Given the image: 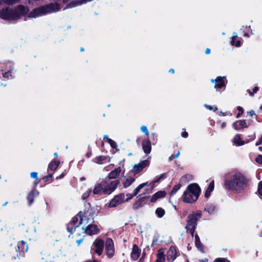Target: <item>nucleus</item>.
Listing matches in <instances>:
<instances>
[{
  "label": "nucleus",
  "instance_id": "39448f33",
  "mask_svg": "<svg viewBox=\"0 0 262 262\" xmlns=\"http://www.w3.org/2000/svg\"><path fill=\"white\" fill-rule=\"evenodd\" d=\"M201 213H193L190 214L188 216V220L187 225L186 226V229L187 232L190 233L192 236L195 231V229L197 225V221L201 217Z\"/></svg>",
  "mask_w": 262,
  "mask_h": 262
},
{
  "label": "nucleus",
  "instance_id": "603ef678",
  "mask_svg": "<svg viewBox=\"0 0 262 262\" xmlns=\"http://www.w3.org/2000/svg\"><path fill=\"white\" fill-rule=\"evenodd\" d=\"M79 217L80 219V222H79V225L76 226V227H79L82 223V221H83L82 217L81 216V215H79Z\"/></svg>",
  "mask_w": 262,
  "mask_h": 262
},
{
  "label": "nucleus",
  "instance_id": "680f3d73",
  "mask_svg": "<svg viewBox=\"0 0 262 262\" xmlns=\"http://www.w3.org/2000/svg\"><path fill=\"white\" fill-rule=\"evenodd\" d=\"M241 42L239 41H237L236 43V46L238 47L240 46Z\"/></svg>",
  "mask_w": 262,
  "mask_h": 262
},
{
  "label": "nucleus",
  "instance_id": "b1692460",
  "mask_svg": "<svg viewBox=\"0 0 262 262\" xmlns=\"http://www.w3.org/2000/svg\"><path fill=\"white\" fill-rule=\"evenodd\" d=\"M60 164L59 161H52L49 165V168L52 170H56Z\"/></svg>",
  "mask_w": 262,
  "mask_h": 262
},
{
  "label": "nucleus",
  "instance_id": "4468645a",
  "mask_svg": "<svg viewBox=\"0 0 262 262\" xmlns=\"http://www.w3.org/2000/svg\"><path fill=\"white\" fill-rule=\"evenodd\" d=\"M105 181L102 182L100 184H97V185H96L95 187L93 190V193L95 194H100L102 192V191L103 192L104 187H105Z\"/></svg>",
  "mask_w": 262,
  "mask_h": 262
},
{
  "label": "nucleus",
  "instance_id": "72a5a7b5",
  "mask_svg": "<svg viewBox=\"0 0 262 262\" xmlns=\"http://www.w3.org/2000/svg\"><path fill=\"white\" fill-rule=\"evenodd\" d=\"M215 209V207L214 206H210L208 207L207 209H205L206 210H207L209 214L212 213Z\"/></svg>",
  "mask_w": 262,
  "mask_h": 262
},
{
  "label": "nucleus",
  "instance_id": "c756f323",
  "mask_svg": "<svg viewBox=\"0 0 262 262\" xmlns=\"http://www.w3.org/2000/svg\"><path fill=\"white\" fill-rule=\"evenodd\" d=\"M158 198L164 197L166 195V192L164 191H159L155 193Z\"/></svg>",
  "mask_w": 262,
  "mask_h": 262
},
{
  "label": "nucleus",
  "instance_id": "4d7b16f0",
  "mask_svg": "<svg viewBox=\"0 0 262 262\" xmlns=\"http://www.w3.org/2000/svg\"><path fill=\"white\" fill-rule=\"evenodd\" d=\"M248 113H249L251 117H252L253 115H255V113L253 111H251L248 112Z\"/></svg>",
  "mask_w": 262,
  "mask_h": 262
},
{
  "label": "nucleus",
  "instance_id": "4c0bfd02",
  "mask_svg": "<svg viewBox=\"0 0 262 262\" xmlns=\"http://www.w3.org/2000/svg\"><path fill=\"white\" fill-rule=\"evenodd\" d=\"M255 161L258 163L262 164V155H258L256 158Z\"/></svg>",
  "mask_w": 262,
  "mask_h": 262
},
{
  "label": "nucleus",
  "instance_id": "423d86ee",
  "mask_svg": "<svg viewBox=\"0 0 262 262\" xmlns=\"http://www.w3.org/2000/svg\"><path fill=\"white\" fill-rule=\"evenodd\" d=\"M120 181L116 180L111 182L109 184H107L105 182V186L104 187L103 193L105 194H110L114 191L117 188V186L119 184Z\"/></svg>",
  "mask_w": 262,
  "mask_h": 262
},
{
  "label": "nucleus",
  "instance_id": "aec40b11",
  "mask_svg": "<svg viewBox=\"0 0 262 262\" xmlns=\"http://www.w3.org/2000/svg\"><path fill=\"white\" fill-rule=\"evenodd\" d=\"M213 189H214V181H212V182H210L208 187H207V189L206 190V191L205 193V196L206 198H208L210 195V193L213 190Z\"/></svg>",
  "mask_w": 262,
  "mask_h": 262
},
{
  "label": "nucleus",
  "instance_id": "4be33fe9",
  "mask_svg": "<svg viewBox=\"0 0 262 262\" xmlns=\"http://www.w3.org/2000/svg\"><path fill=\"white\" fill-rule=\"evenodd\" d=\"M17 247L18 249L22 252L27 251L28 250V246L26 245V243L23 241H20L18 243Z\"/></svg>",
  "mask_w": 262,
  "mask_h": 262
},
{
  "label": "nucleus",
  "instance_id": "f3484780",
  "mask_svg": "<svg viewBox=\"0 0 262 262\" xmlns=\"http://www.w3.org/2000/svg\"><path fill=\"white\" fill-rule=\"evenodd\" d=\"M147 198L146 196L142 197L138 200L136 201L133 206V208L134 210L138 209L140 207H142V204Z\"/></svg>",
  "mask_w": 262,
  "mask_h": 262
},
{
  "label": "nucleus",
  "instance_id": "09e8293b",
  "mask_svg": "<svg viewBox=\"0 0 262 262\" xmlns=\"http://www.w3.org/2000/svg\"><path fill=\"white\" fill-rule=\"evenodd\" d=\"M126 196L128 197V198L125 201H128L129 200H130L135 195H134V193L133 194H130V193H127L126 194Z\"/></svg>",
  "mask_w": 262,
  "mask_h": 262
},
{
  "label": "nucleus",
  "instance_id": "6ab92c4d",
  "mask_svg": "<svg viewBox=\"0 0 262 262\" xmlns=\"http://www.w3.org/2000/svg\"><path fill=\"white\" fill-rule=\"evenodd\" d=\"M121 172L120 167L115 169L112 171L108 174V178L109 179H116L119 175Z\"/></svg>",
  "mask_w": 262,
  "mask_h": 262
},
{
  "label": "nucleus",
  "instance_id": "774afa93",
  "mask_svg": "<svg viewBox=\"0 0 262 262\" xmlns=\"http://www.w3.org/2000/svg\"><path fill=\"white\" fill-rule=\"evenodd\" d=\"M62 1L63 3H67L69 1V0H62Z\"/></svg>",
  "mask_w": 262,
  "mask_h": 262
},
{
  "label": "nucleus",
  "instance_id": "a19ab883",
  "mask_svg": "<svg viewBox=\"0 0 262 262\" xmlns=\"http://www.w3.org/2000/svg\"><path fill=\"white\" fill-rule=\"evenodd\" d=\"M258 192L260 195H262V182H260L258 188Z\"/></svg>",
  "mask_w": 262,
  "mask_h": 262
},
{
  "label": "nucleus",
  "instance_id": "e2e57ef3",
  "mask_svg": "<svg viewBox=\"0 0 262 262\" xmlns=\"http://www.w3.org/2000/svg\"><path fill=\"white\" fill-rule=\"evenodd\" d=\"M91 155V152H88L87 154H86V156L88 157H90Z\"/></svg>",
  "mask_w": 262,
  "mask_h": 262
},
{
  "label": "nucleus",
  "instance_id": "052dcab7",
  "mask_svg": "<svg viewBox=\"0 0 262 262\" xmlns=\"http://www.w3.org/2000/svg\"><path fill=\"white\" fill-rule=\"evenodd\" d=\"M205 106L208 108L210 110H211L212 109V107L211 105L205 104Z\"/></svg>",
  "mask_w": 262,
  "mask_h": 262
},
{
  "label": "nucleus",
  "instance_id": "9b49d317",
  "mask_svg": "<svg viewBox=\"0 0 262 262\" xmlns=\"http://www.w3.org/2000/svg\"><path fill=\"white\" fill-rule=\"evenodd\" d=\"M82 230L89 235H93L98 233V229L95 225H89L86 227H82Z\"/></svg>",
  "mask_w": 262,
  "mask_h": 262
},
{
  "label": "nucleus",
  "instance_id": "864d4df0",
  "mask_svg": "<svg viewBox=\"0 0 262 262\" xmlns=\"http://www.w3.org/2000/svg\"><path fill=\"white\" fill-rule=\"evenodd\" d=\"M83 238H81L76 241V243L77 244L78 246H79L81 244V243L83 242Z\"/></svg>",
  "mask_w": 262,
  "mask_h": 262
},
{
  "label": "nucleus",
  "instance_id": "ddd939ff",
  "mask_svg": "<svg viewBox=\"0 0 262 262\" xmlns=\"http://www.w3.org/2000/svg\"><path fill=\"white\" fill-rule=\"evenodd\" d=\"M39 192L36 189H33L31 191H30L28 196L27 200L28 201V203L30 205H31L33 201L34 198L38 194Z\"/></svg>",
  "mask_w": 262,
  "mask_h": 262
},
{
  "label": "nucleus",
  "instance_id": "0e129e2a",
  "mask_svg": "<svg viewBox=\"0 0 262 262\" xmlns=\"http://www.w3.org/2000/svg\"><path fill=\"white\" fill-rule=\"evenodd\" d=\"M226 125V123L225 122H223L222 124V125H221V127L222 128H224Z\"/></svg>",
  "mask_w": 262,
  "mask_h": 262
},
{
  "label": "nucleus",
  "instance_id": "5701e85b",
  "mask_svg": "<svg viewBox=\"0 0 262 262\" xmlns=\"http://www.w3.org/2000/svg\"><path fill=\"white\" fill-rule=\"evenodd\" d=\"M195 244L196 247L201 251L203 250V246L201 244L199 237L198 234L195 235Z\"/></svg>",
  "mask_w": 262,
  "mask_h": 262
},
{
  "label": "nucleus",
  "instance_id": "412c9836",
  "mask_svg": "<svg viewBox=\"0 0 262 262\" xmlns=\"http://www.w3.org/2000/svg\"><path fill=\"white\" fill-rule=\"evenodd\" d=\"M84 3L83 2V0H79V1H74L68 4L66 7L64 9L66 8H72L74 7H75L77 5H81Z\"/></svg>",
  "mask_w": 262,
  "mask_h": 262
},
{
  "label": "nucleus",
  "instance_id": "2f4dec72",
  "mask_svg": "<svg viewBox=\"0 0 262 262\" xmlns=\"http://www.w3.org/2000/svg\"><path fill=\"white\" fill-rule=\"evenodd\" d=\"M225 85L224 81H220L214 85V88L216 89H221Z\"/></svg>",
  "mask_w": 262,
  "mask_h": 262
},
{
  "label": "nucleus",
  "instance_id": "3c124183",
  "mask_svg": "<svg viewBox=\"0 0 262 262\" xmlns=\"http://www.w3.org/2000/svg\"><path fill=\"white\" fill-rule=\"evenodd\" d=\"M77 227H72L71 228V229H69V228H68V230L69 232H70L71 234L73 233V232L75 230L76 228Z\"/></svg>",
  "mask_w": 262,
  "mask_h": 262
},
{
  "label": "nucleus",
  "instance_id": "c03bdc74",
  "mask_svg": "<svg viewBox=\"0 0 262 262\" xmlns=\"http://www.w3.org/2000/svg\"><path fill=\"white\" fill-rule=\"evenodd\" d=\"M258 90V86H255L254 89H253V93L251 92H249V94L250 96H253V93H255L257 92V91Z\"/></svg>",
  "mask_w": 262,
  "mask_h": 262
},
{
  "label": "nucleus",
  "instance_id": "ea45409f",
  "mask_svg": "<svg viewBox=\"0 0 262 262\" xmlns=\"http://www.w3.org/2000/svg\"><path fill=\"white\" fill-rule=\"evenodd\" d=\"M211 81H212V82H215H215H217V83H218V82H220V81H223V78H222V77H220V76L217 77L216 78V79H215V80H213V79H212Z\"/></svg>",
  "mask_w": 262,
  "mask_h": 262
},
{
  "label": "nucleus",
  "instance_id": "7ed1b4c3",
  "mask_svg": "<svg viewBox=\"0 0 262 262\" xmlns=\"http://www.w3.org/2000/svg\"><path fill=\"white\" fill-rule=\"evenodd\" d=\"M60 6L57 3H50L41 7L34 9L28 15L30 18L43 15L48 13L56 12L59 10Z\"/></svg>",
  "mask_w": 262,
  "mask_h": 262
},
{
  "label": "nucleus",
  "instance_id": "f257e3e1",
  "mask_svg": "<svg viewBox=\"0 0 262 262\" xmlns=\"http://www.w3.org/2000/svg\"><path fill=\"white\" fill-rule=\"evenodd\" d=\"M29 8L27 6L20 5L16 8H6L0 11V18L10 20H17L21 16H24L28 13Z\"/></svg>",
  "mask_w": 262,
  "mask_h": 262
},
{
  "label": "nucleus",
  "instance_id": "a18cd8bd",
  "mask_svg": "<svg viewBox=\"0 0 262 262\" xmlns=\"http://www.w3.org/2000/svg\"><path fill=\"white\" fill-rule=\"evenodd\" d=\"M158 199V198L157 196H156V194H154L152 196V197H151V199H150V201H151V202L154 203V202H155L157 200V199Z\"/></svg>",
  "mask_w": 262,
  "mask_h": 262
},
{
  "label": "nucleus",
  "instance_id": "37998d69",
  "mask_svg": "<svg viewBox=\"0 0 262 262\" xmlns=\"http://www.w3.org/2000/svg\"><path fill=\"white\" fill-rule=\"evenodd\" d=\"M31 177L33 179H37L38 178V174L36 172H32L31 173Z\"/></svg>",
  "mask_w": 262,
  "mask_h": 262
},
{
  "label": "nucleus",
  "instance_id": "338daca9",
  "mask_svg": "<svg viewBox=\"0 0 262 262\" xmlns=\"http://www.w3.org/2000/svg\"><path fill=\"white\" fill-rule=\"evenodd\" d=\"M53 177V174H49L48 176V178H52Z\"/></svg>",
  "mask_w": 262,
  "mask_h": 262
},
{
  "label": "nucleus",
  "instance_id": "bb28decb",
  "mask_svg": "<svg viewBox=\"0 0 262 262\" xmlns=\"http://www.w3.org/2000/svg\"><path fill=\"white\" fill-rule=\"evenodd\" d=\"M156 213L159 217H162L165 214V210L161 208H158L156 210Z\"/></svg>",
  "mask_w": 262,
  "mask_h": 262
},
{
  "label": "nucleus",
  "instance_id": "0eeeda50",
  "mask_svg": "<svg viewBox=\"0 0 262 262\" xmlns=\"http://www.w3.org/2000/svg\"><path fill=\"white\" fill-rule=\"evenodd\" d=\"M105 252L108 257H112L114 254V243L111 238H107L105 242Z\"/></svg>",
  "mask_w": 262,
  "mask_h": 262
},
{
  "label": "nucleus",
  "instance_id": "49530a36",
  "mask_svg": "<svg viewBox=\"0 0 262 262\" xmlns=\"http://www.w3.org/2000/svg\"><path fill=\"white\" fill-rule=\"evenodd\" d=\"M165 260V257H162V256L158 257L157 258L156 262H164Z\"/></svg>",
  "mask_w": 262,
  "mask_h": 262
},
{
  "label": "nucleus",
  "instance_id": "cd10ccee",
  "mask_svg": "<svg viewBox=\"0 0 262 262\" xmlns=\"http://www.w3.org/2000/svg\"><path fill=\"white\" fill-rule=\"evenodd\" d=\"M106 159L105 157L99 156L95 158L94 161L98 164H101L102 161L105 160Z\"/></svg>",
  "mask_w": 262,
  "mask_h": 262
},
{
  "label": "nucleus",
  "instance_id": "a878e982",
  "mask_svg": "<svg viewBox=\"0 0 262 262\" xmlns=\"http://www.w3.org/2000/svg\"><path fill=\"white\" fill-rule=\"evenodd\" d=\"M135 181V179L129 178L127 179L123 183V186L125 188H126L128 186H129Z\"/></svg>",
  "mask_w": 262,
  "mask_h": 262
},
{
  "label": "nucleus",
  "instance_id": "bf43d9fd",
  "mask_svg": "<svg viewBox=\"0 0 262 262\" xmlns=\"http://www.w3.org/2000/svg\"><path fill=\"white\" fill-rule=\"evenodd\" d=\"M161 180V179H160V178L159 177L158 178H157L156 180H155L154 181V183H159L160 182V181Z\"/></svg>",
  "mask_w": 262,
  "mask_h": 262
},
{
  "label": "nucleus",
  "instance_id": "2eb2a0df",
  "mask_svg": "<svg viewBox=\"0 0 262 262\" xmlns=\"http://www.w3.org/2000/svg\"><path fill=\"white\" fill-rule=\"evenodd\" d=\"M140 254V250L139 249L138 246L136 244L133 245L132 252L131 253L132 257L135 259H137Z\"/></svg>",
  "mask_w": 262,
  "mask_h": 262
},
{
  "label": "nucleus",
  "instance_id": "13d9d810",
  "mask_svg": "<svg viewBox=\"0 0 262 262\" xmlns=\"http://www.w3.org/2000/svg\"><path fill=\"white\" fill-rule=\"evenodd\" d=\"M210 53V50L209 49H208V48L206 49V51H205V53H206V54H209Z\"/></svg>",
  "mask_w": 262,
  "mask_h": 262
},
{
  "label": "nucleus",
  "instance_id": "c9c22d12",
  "mask_svg": "<svg viewBox=\"0 0 262 262\" xmlns=\"http://www.w3.org/2000/svg\"><path fill=\"white\" fill-rule=\"evenodd\" d=\"M237 109V110H238V114H237V115H236V117H237V118H238V117H240V116H241L242 114H243V113H244V110H243V108H242V107H241V106H238Z\"/></svg>",
  "mask_w": 262,
  "mask_h": 262
},
{
  "label": "nucleus",
  "instance_id": "f704fd0d",
  "mask_svg": "<svg viewBox=\"0 0 262 262\" xmlns=\"http://www.w3.org/2000/svg\"><path fill=\"white\" fill-rule=\"evenodd\" d=\"M141 131L145 133L147 136H148L149 135V132L148 130V129L146 126L143 125L141 127Z\"/></svg>",
  "mask_w": 262,
  "mask_h": 262
},
{
  "label": "nucleus",
  "instance_id": "7c9ffc66",
  "mask_svg": "<svg viewBox=\"0 0 262 262\" xmlns=\"http://www.w3.org/2000/svg\"><path fill=\"white\" fill-rule=\"evenodd\" d=\"M180 185H175L173 187L172 190L171 191L170 194L171 195L174 194L177 192V191L180 189Z\"/></svg>",
  "mask_w": 262,
  "mask_h": 262
},
{
  "label": "nucleus",
  "instance_id": "dca6fc26",
  "mask_svg": "<svg viewBox=\"0 0 262 262\" xmlns=\"http://www.w3.org/2000/svg\"><path fill=\"white\" fill-rule=\"evenodd\" d=\"M245 120H238L234 123V127L235 129H240L243 127H247Z\"/></svg>",
  "mask_w": 262,
  "mask_h": 262
},
{
  "label": "nucleus",
  "instance_id": "1a4fd4ad",
  "mask_svg": "<svg viewBox=\"0 0 262 262\" xmlns=\"http://www.w3.org/2000/svg\"><path fill=\"white\" fill-rule=\"evenodd\" d=\"M124 195L123 193H120L115 196L109 204L110 207H115L121 203L123 202Z\"/></svg>",
  "mask_w": 262,
  "mask_h": 262
},
{
  "label": "nucleus",
  "instance_id": "9d476101",
  "mask_svg": "<svg viewBox=\"0 0 262 262\" xmlns=\"http://www.w3.org/2000/svg\"><path fill=\"white\" fill-rule=\"evenodd\" d=\"M94 249L96 253L99 255L103 252L104 248V242L102 239H97L93 243Z\"/></svg>",
  "mask_w": 262,
  "mask_h": 262
},
{
  "label": "nucleus",
  "instance_id": "8fccbe9b",
  "mask_svg": "<svg viewBox=\"0 0 262 262\" xmlns=\"http://www.w3.org/2000/svg\"><path fill=\"white\" fill-rule=\"evenodd\" d=\"M226 259L225 258H219L215 260V262H226Z\"/></svg>",
  "mask_w": 262,
  "mask_h": 262
},
{
  "label": "nucleus",
  "instance_id": "f03ea898",
  "mask_svg": "<svg viewBox=\"0 0 262 262\" xmlns=\"http://www.w3.org/2000/svg\"><path fill=\"white\" fill-rule=\"evenodd\" d=\"M248 180L241 174H236L233 176L231 180H227L225 185L229 189L241 191L247 185Z\"/></svg>",
  "mask_w": 262,
  "mask_h": 262
},
{
  "label": "nucleus",
  "instance_id": "393cba45",
  "mask_svg": "<svg viewBox=\"0 0 262 262\" xmlns=\"http://www.w3.org/2000/svg\"><path fill=\"white\" fill-rule=\"evenodd\" d=\"M147 184V182L144 183L139 185L134 191V195H136L138 192L140 191V190L143 188Z\"/></svg>",
  "mask_w": 262,
  "mask_h": 262
},
{
  "label": "nucleus",
  "instance_id": "473e14b6",
  "mask_svg": "<svg viewBox=\"0 0 262 262\" xmlns=\"http://www.w3.org/2000/svg\"><path fill=\"white\" fill-rule=\"evenodd\" d=\"M108 142L110 144L111 147L113 148H116L117 144L116 143L111 139H108Z\"/></svg>",
  "mask_w": 262,
  "mask_h": 262
},
{
  "label": "nucleus",
  "instance_id": "e433bc0d",
  "mask_svg": "<svg viewBox=\"0 0 262 262\" xmlns=\"http://www.w3.org/2000/svg\"><path fill=\"white\" fill-rule=\"evenodd\" d=\"M236 139H240V137L238 135H236V136L234 138V143L235 144L238 145H241L244 144V142H242L241 143H238V141L236 140Z\"/></svg>",
  "mask_w": 262,
  "mask_h": 262
},
{
  "label": "nucleus",
  "instance_id": "58836bf2",
  "mask_svg": "<svg viewBox=\"0 0 262 262\" xmlns=\"http://www.w3.org/2000/svg\"><path fill=\"white\" fill-rule=\"evenodd\" d=\"M180 155V151H178V153L174 155H172L169 158V161H171L173 159H176L177 158L179 157Z\"/></svg>",
  "mask_w": 262,
  "mask_h": 262
},
{
  "label": "nucleus",
  "instance_id": "79ce46f5",
  "mask_svg": "<svg viewBox=\"0 0 262 262\" xmlns=\"http://www.w3.org/2000/svg\"><path fill=\"white\" fill-rule=\"evenodd\" d=\"M165 257L164 252L162 251V250L160 249L158 251V253L157 254V257Z\"/></svg>",
  "mask_w": 262,
  "mask_h": 262
},
{
  "label": "nucleus",
  "instance_id": "c85d7f7f",
  "mask_svg": "<svg viewBox=\"0 0 262 262\" xmlns=\"http://www.w3.org/2000/svg\"><path fill=\"white\" fill-rule=\"evenodd\" d=\"M3 2L9 5H12L15 3H18L20 0H3Z\"/></svg>",
  "mask_w": 262,
  "mask_h": 262
},
{
  "label": "nucleus",
  "instance_id": "de8ad7c7",
  "mask_svg": "<svg viewBox=\"0 0 262 262\" xmlns=\"http://www.w3.org/2000/svg\"><path fill=\"white\" fill-rule=\"evenodd\" d=\"M78 217L77 216H75L74 217L73 219H72V223L73 224V225H75L76 223L78 222Z\"/></svg>",
  "mask_w": 262,
  "mask_h": 262
},
{
  "label": "nucleus",
  "instance_id": "6e6552de",
  "mask_svg": "<svg viewBox=\"0 0 262 262\" xmlns=\"http://www.w3.org/2000/svg\"><path fill=\"white\" fill-rule=\"evenodd\" d=\"M149 164V162L147 160L141 161L139 164H135L133 166V172L134 174L138 173L141 171L143 168L147 166Z\"/></svg>",
  "mask_w": 262,
  "mask_h": 262
},
{
  "label": "nucleus",
  "instance_id": "20e7f679",
  "mask_svg": "<svg viewBox=\"0 0 262 262\" xmlns=\"http://www.w3.org/2000/svg\"><path fill=\"white\" fill-rule=\"evenodd\" d=\"M201 191L199 186L196 183H193L188 186L187 188L183 194V201L186 203H192L196 201Z\"/></svg>",
  "mask_w": 262,
  "mask_h": 262
},
{
  "label": "nucleus",
  "instance_id": "f8f14e48",
  "mask_svg": "<svg viewBox=\"0 0 262 262\" xmlns=\"http://www.w3.org/2000/svg\"><path fill=\"white\" fill-rule=\"evenodd\" d=\"M177 257L176 249L174 247H171L167 253V258L169 262L173 261Z\"/></svg>",
  "mask_w": 262,
  "mask_h": 262
},
{
  "label": "nucleus",
  "instance_id": "a211bd4d",
  "mask_svg": "<svg viewBox=\"0 0 262 262\" xmlns=\"http://www.w3.org/2000/svg\"><path fill=\"white\" fill-rule=\"evenodd\" d=\"M142 147L146 154H149L151 150V144L149 140L144 141L142 143Z\"/></svg>",
  "mask_w": 262,
  "mask_h": 262
},
{
  "label": "nucleus",
  "instance_id": "5fc2aeb1",
  "mask_svg": "<svg viewBox=\"0 0 262 262\" xmlns=\"http://www.w3.org/2000/svg\"><path fill=\"white\" fill-rule=\"evenodd\" d=\"M182 136L184 138H186L188 136V133L186 132H184L182 134Z\"/></svg>",
  "mask_w": 262,
  "mask_h": 262
},
{
  "label": "nucleus",
  "instance_id": "6e6d98bb",
  "mask_svg": "<svg viewBox=\"0 0 262 262\" xmlns=\"http://www.w3.org/2000/svg\"><path fill=\"white\" fill-rule=\"evenodd\" d=\"M160 179L161 180L162 179H164L166 178V174L165 173H162L161 174V176L159 177Z\"/></svg>",
  "mask_w": 262,
  "mask_h": 262
},
{
  "label": "nucleus",
  "instance_id": "69168bd1",
  "mask_svg": "<svg viewBox=\"0 0 262 262\" xmlns=\"http://www.w3.org/2000/svg\"><path fill=\"white\" fill-rule=\"evenodd\" d=\"M174 70H173V69H170V70H169V72H171V73H174Z\"/></svg>",
  "mask_w": 262,
  "mask_h": 262
}]
</instances>
